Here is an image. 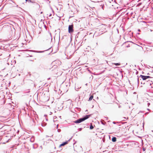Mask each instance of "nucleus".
<instances>
[{
  "mask_svg": "<svg viewBox=\"0 0 153 153\" xmlns=\"http://www.w3.org/2000/svg\"><path fill=\"white\" fill-rule=\"evenodd\" d=\"M90 115H86L84 117L81 118L75 121L74 122L76 123H80L89 118L90 117Z\"/></svg>",
  "mask_w": 153,
  "mask_h": 153,
  "instance_id": "1",
  "label": "nucleus"
},
{
  "mask_svg": "<svg viewBox=\"0 0 153 153\" xmlns=\"http://www.w3.org/2000/svg\"><path fill=\"white\" fill-rule=\"evenodd\" d=\"M44 40L48 41H51L52 40V38L51 34L50 33H48L44 36Z\"/></svg>",
  "mask_w": 153,
  "mask_h": 153,
  "instance_id": "2",
  "label": "nucleus"
},
{
  "mask_svg": "<svg viewBox=\"0 0 153 153\" xmlns=\"http://www.w3.org/2000/svg\"><path fill=\"white\" fill-rule=\"evenodd\" d=\"M73 25H69L68 26V32L71 33L74 31Z\"/></svg>",
  "mask_w": 153,
  "mask_h": 153,
  "instance_id": "3",
  "label": "nucleus"
},
{
  "mask_svg": "<svg viewBox=\"0 0 153 153\" xmlns=\"http://www.w3.org/2000/svg\"><path fill=\"white\" fill-rule=\"evenodd\" d=\"M140 77L143 80H146V79L150 77L149 76H145L142 75H140Z\"/></svg>",
  "mask_w": 153,
  "mask_h": 153,
  "instance_id": "4",
  "label": "nucleus"
},
{
  "mask_svg": "<svg viewBox=\"0 0 153 153\" xmlns=\"http://www.w3.org/2000/svg\"><path fill=\"white\" fill-rule=\"evenodd\" d=\"M101 27V28H102V31L105 32L106 31V28L107 27L106 25H102Z\"/></svg>",
  "mask_w": 153,
  "mask_h": 153,
  "instance_id": "5",
  "label": "nucleus"
},
{
  "mask_svg": "<svg viewBox=\"0 0 153 153\" xmlns=\"http://www.w3.org/2000/svg\"><path fill=\"white\" fill-rule=\"evenodd\" d=\"M34 6L38 8H39L40 7V5L37 3H34Z\"/></svg>",
  "mask_w": 153,
  "mask_h": 153,
  "instance_id": "6",
  "label": "nucleus"
},
{
  "mask_svg": "<svg viewBox=\"0 0 153 153\" xmlns=\"http://www.w3.org/2000/svg\"><path fill=\"white\" fill-rule=\"evenodd\" d=\"M68 143V142H65L60 145V146H64Z\"/></svg>",
  "mask_w": 153,
  "mask_h": 153,
  "instance_id": "7",
  "label": "nucleus"
},
{
  "mask_svg": "<svg viewBox=\"0 0 153 153\" xmlns=\"http://www.w3.org/2000/svg\"><path fill=\"white\" fill-rule=\"evenodd\" d=\"M112 141L113 142H115L116 141V138L115 137H113L112 139Z\"/></svg>",
  "mask_w": 153,
  "mask_h": 153,
  "instance_id": "8",
  "label": "nucleus"
},
{
  "mask_svg": "<svg viewBox=\"0 0 153 153\" xmlns=\"http://www.w3.org/2000/svg\"><path fill=\"white\" fill-rule=\"evenodd\" d=\"M34 137H32L30 139V141L32 142H33L34 141Z\"/></svg>",
  "mask_w": 153,
  "mask_h": 153,
  "instance_id": "9",
  "label": "nucleus"
},
{
  "mask_svg": "<svg viewBox=\"0 0 153 153\" xmlns=\"http://www.w3.org/2000/svg\"><path fill=\"white\" fill-rule=\"evenodd\" d=\"M93 1H92L94 2H98L100 1L101 0H93Z\"/></svg>",
  "mask_w": 153,
  "mask_h": 153,
  "instance_id": "10",
  "label": "nucleus"
},
{
  "mask_svg": "<svg viewBox=\"0 0 153 153\" xmlns=\"http://www.w3.org/2000/svg\"><path fill=\"white\" fill-rule=\"evenodd\" d=\"M93 98V96H91L89 99V101L91 100H92V99Z\"/></svg>",
  "mask_w": 153,
  "mask_h": 153,
  "instance_id": "11",
  "label": "nucleus"
},
{
  "mask_svg": "<svg viewBox=\"0 0 153 153\" xmlns=\"http://www.w3.org/2000/svg\"><path fill=\"white\" fill-rule=\"evenodd\" d=\"M94 128V127L92 125V124H91V125L90 126V128L91 129H92Z\"/></svg>",
  "mask_w": 153,
  "mask_h": 153,
  "instance_id": "12",
  "label": "nucleus"
},
{
  "mask_svg": "<svg viewBox=\"0 0 153 153\" xmlns=\"http://www.w3.org/2000/svg\"><path fill=\"white\" fill-rule=\"evenodd\" d=\"M114 64L115 65H116V66L120 65V63H114Z\"/></svg>",
  "mask_w": 153,
  "mask_h": 153,
  "instance_id": "13",
  "label": "nucleus"
},
{
  "mask_svg": "<svg viewBox=\"0 0 153 153\" xmlns=\"http://www.w3.org/2000/svg\"><path fill=\"white\" fill-rule=\"evenodd\" d=\"M135 72V73L136 74H137L138 73V72L137 70H134V72Z\"/></svg>",
  "mask_w": 153,
  "mask_h": 153,
  "instance_id": "14",
  "label": "nucleus"
},
{
  "mask_svg": "<svg viewBox=\"0 0 153 153\" xmlns=\"http://www.w3.org/2000/svg\"><path fill=\"white\" fill-rule=\"evenodd\" d=\"M47 15H48L50 17L51 16L52 14H51L49 13L48 14H47Z\"/></svg>",
  "mask_w": 153,
  "mask_h": 153,
  "instance_id": "15",
  "label": "nucleus"
},
{
  "mask_svg": "<svg viewBox=\"0 0 153 153\" xmlns=\"http://www.w3.org/2000/svg\"><path fill=\"white\" fill-rule=\"evenodd\" d=\"M138 46V45L134 43V47H136V46Z\"/></svg>",
  "mask_w": 153,
  "mask_h": 153,
  "instance_id": "16",
  "label": "nucleus"
},
{
  "mask_svg": "<svg viewBox=\"0 0 153 153\" xmlns=\"http://www.w3.org/2000/svg\"><path fill=\"white\" fill-rule=\"evenodd\" d=\"M123 119H122V120H125V119H126V118L125 117H123Z\"/></svg>",
  "mask_w": 153,
  "mask_h": 153,
  "instance_id": "17",
  "label": "nucleus"
},
{
  "mask_svg": "<svg viewBox=\"0 0 153 153\" xmlns=\"http://www.w3.org/2000/svg\"><path fill=\"white\" fill-rule=\"evenodd\" d=\"M57 131L58 132H60L61 131V130L60 129H58L57 130Z\"/></svg>",
  "mask_w": 153,
  "mask_h": 153,
  "instance_id": "18",
  "label": "nucleus"
},
{
  "mask_svg": "<svg viewBox=\"0 0 153 153\" xmlns=\"http://www.w3.org/2000/svg\"><path fill=\"white\" fill-rule=\"evenodd\" d=\"M150 105V103H148L147 105H148V106H149V105Z\"/></svg>",
  "mask_w": 153,
  "mask_h": 153,
  "instance_id": "19",
  "label": "nucleus"
},
{
  "mask_svg": "<svg viewBox=\"0 0 153 153\" xmlns=\"http://www.w3.org/2000/svg\"><path fill=\"white\" fill-rule=\"evenodd\" d=\"M27 1H28V2H31V0H28Z\"/></svg>",
  "mask_w": 153,
  "mask_h": 153,
  "instance_id": "20",
  "label": "nucleus"
},
{
  "mask_svg": "<svg viewBox=\"0 0 153 153\" xmlns=\"http://www.w3.org/2000/svg\"><path fill=\"white\" fill-rule=\"evenodd\" d=\"M129 45H130V44H129L127 46V47H130Z\"/></svg>",
  "mask_w": 153,
  "mask_h": 153,
  "instance_id": "21",
  "label": "nucleus"
},
{
  "mask_svg": "<svg viewBox=\"0 0 153 153\" xmlns=\"http://www.w3.org/2000/svg\"><path fill=\"white\" fill-rule=\"evenodd\" d=\"M33 149H35V147H34V145H33Z\"/></svg>",
  "mask_w": 153,
  "mask_h": 153,
  "instance_id": "22",
  "label": "nucleus"
},
{
  "mask_svg": "<svg viewBox=\"0 0 153 153\" xmlns=\"http://www.w3.org/2000/svg\"><path fill=\"white\" fill-rule=\"evenodd\" d=\"M43 51H39V52H38L39 53H42V52H43Z\"/></svg>",
  "mask_w": 153,
  "mask_h": 153,
  "instance_id": "23",
  "label": "nucleus"
},
{
  "mask_svg": "<svg viewBox=\"0 0 153 153\" xmlns=\"http://www.w3.org/2000/svg\"><path fill=\"white\" fill-rule=\"evenodd\" d=\"M42 126H45V125H43L42 124Z\"/></svg>",
  "mask_w": 153,
  "mask_h": 153,
  "instance_id": "24",
  "label": "nucleus"
},
{
  "mask_svg": "<svg viewBox=\"0 0 153 153\" xmlns=\"http://www.w3.org/2000/svg\"><path fill=\"white\" fill-rule=\"evenodd\" d=\"M52 114V113L51 112H50V114Z\"/></svg>",
  "mask_w": 153,
  "mask_h": 153,
  "instance_id": "25",
  "label": "nucleus"
},
{
  "mask_svg": "<svg viewBox=\"0 0 153 153\" xmlns=\"http://www.w3.org/2000/svg\"><path fill=\"white\" fill-rule=\"evenodd\" d=\"M58 125H57V128H58Z\"/></svg>",
  "mask_w": 153,
  "mask_h": 153,
  "instance_id": "26",
  "label": "nucleus"
},
{
  "mask_svg": "<svg viewBox=\"0 0 153 153\" xmlns=\"http://www.w3.org/2000/svg\"><path fill=\"white\" fill-rule=\"evenodd\" d=\"M26 0V1H27L28 0Z\"/></svg>",
  "mask_w": 153,
  "mask_h": 153,
  "instance_id": "27",
  "label": "nucleus"
},
{
  "mask_svg": "<svg viewBox=\"0 0 153 153\" xmlns=\"http://www.w3.org/2000/svg\"><path fill=\"white\" fill-rule=\"evenodd\" d=\"M137 80H138V78H137Z\"/></svg>",
  "mask_w": 153,
  "mask_h": 153,
  "instance_id": "28",
  "label": "nucleus"
},
{
  "mask_svg": "<svg viewBox=\"0 0 153 153\" xmlns=\"http://www.w3.org/2000/svg\"><path fill=\"white\" fill-rule=\"evenodd\" d=\"M80 130H81V128L80 129Z\"/></svg>",
  "mask_w": 153,
  "mask_h": 153,
  "instance_id": "29",
  "label": "nucleus"
},
{
  "mask_svg": "<svg viewBox=\"0 0 153 153\" xmlns=\"http://www.w3.org/2000/svg\"><path fill=\"white\" fill-rule=\"evenodd\" d=\"M80 130H81V128L80 129Z\"/></svg>",
  "mask_w": 153,
  "mask_h": 153,
  "instance_id": "30",
  "label": "nucleus"
},
{
  "mask_svg": "<svg viewBox=\"0 0 153 153\" xmlns=\"http://www.w3.org/2000/svg\"><path fill=\"white\" fill-rule=\"evenodd\" d=\"M140 30H138L139 31H140Z\"/></svg>",
  "mask_w": 153,
  "mask_h": 153,
  "instance_id": "31",
  "label": "nucleus"
},
{
  "mask_svg": "<svg viewBox=\"0 0 153 153\" xmlns=\"http://www.w3.org/2000/svg\"><path fill=\"white\" fill-rule=\"evenodd\" d=\"M134 94H135V92H134Z\"/></svg>",
  "mask_w": 153,
  "mask_h": 153,
  "instance_id": "32",
  "label": "nucleus"
}]
</instances>
